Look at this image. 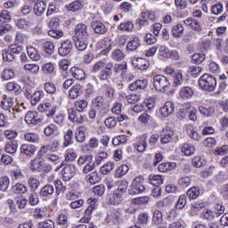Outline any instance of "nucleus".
I'll list each match as a JSON object with an SVG mask.
<instances>
[{"instance_id":"603ef678","label":"nucleus","mask_w":228,"mask_h":228,"mask_svg":"<svg viewBox=\"0 0 228 228\" xmlns=\"http://www.w3.org/2000/svg\"><path fill=\"white\" fill-rule=\"evenodd\" d=\"M132 202L136 206H145V204H149V196H142L133 199Z\"/></svg>"},{"instance_id":"f704fd0d","label":"nucleus","mask_w":228,"mask_h":228,"mask_svg":"<svg viewBox=\"0 0 228 228\" xmlns=\"http://www.w3.org/2000/svg\"><path fill=\"white\" fill-rule=\"evenodd\" d=\"M28 185L30 188V191H37L40 188V181L35 177H30L28 180Z\"/></svg>"},{"instance_id":"1a4fd4ad","label":"nucleus","mask_w":228,"mask_h":228,"mask_svg":"<svg viewBox=\"0 0 228 228\" xmlns=\"http://www.w3.org/2000/svg\"><path fill=\"white\" fill-rule=\"evenodd\" d=\"M61 172L63 180L70 181L76 175V166L74 164L66 165Z\"/></svg>"},{"instance_id":"338daca9","label":"nucleus","mask_w":228,"mask_h":228,"mask_svg":"<svg viewBox=\"0 0 228 228\" xmlns=\"http://www.w3.org/2000/svg\"><path fill=\"white\" fill-rule=\"evenodd\" d=\"M54 222L51 219L42 221L38 224V228H54Z\"/></svg>"},{"instance_id":"5701e85b","label":"nucleus","mask_w":228,"mask_h":228,"mask_svg":"<svg viewBox=\"0 0 228 228\" xmlns=\"http://www.w3.org/2000/svg\"><path fill=\"white\" fill-rule=\"evenodd\" d=\"M141 45L140 38L131 37L126 45V51H136Z\"/></svg>"},{"instance_id":"2f4dec72","label":"nucleus","mask_w":228,"mask_h":228,"mask_svg":"<svg viewBox=\"0 0 228 228\" xmlns=\"http://www.w3.org/2000/svg\"><path fill=\"white\" fill-rule=\"evenodd\" d=\"M13 77H15V70H13V69L7 68L2 72L3 81H10V79H13Z\"/></svg>"},{"instance_id":"f03ea898","label":"nucleus","mask_w":228,"mask_h":228,"mask_svg":"<svg viewBox=\"0 0 228 228\" xmlns=\"http://www.w3.org/2000/svg\"><path fill=\"white\" fill-rule=\"evenodd\" d=\"M199 85L200 88L205 92H215L216 77L209 73H205L200 77Z\"/></svg>"},{"instance_id":"7ed1b4c3","label":"nucleus","mask_w":228,"mask_h":228,"mask_svg":"<svg viewBox=\"0 0 228 228\" xmlns=\"http://www.w3.org/2000/svg\"><path fill=\"white\" fill-rule=\"evenodd\" d=\"M153 86L157 92H167L168 88H170V82H168V78L163 75H156L153 77Z\"/></svg>"},{"instance_id":"e2e57ef3","label":"nucleus","mask_w":228,"mask_h":228,"mask_svg":"<svg viewBox=\"0 0 228 228\" xmlns=\"http://www.w3.org/2000/svg\"><path fill=\"white\" fill-rule=\"evenodd\" d=\"M129 186V182L126 180L118 181L117 190L121 191V193H126L127 191V187Z\"/></svg>"},{"instance_id":"39448f33","label":"nucleus","mask_w":228,"mask_h":228,"mask_svg":"<svg viewBox=\"0 0 228 228\" xmlns=\"http://www.w3.org/2000/svg\"><path fill=\"white\" fill-rule=\"evenodd\" d=\"M72 49H74V44L70 39H67L61 44L58 53L62 57L69 56L72 53Z\"/></svg>"},{"instance_id":"c756f323","label":"nucleus","mask_w":228,"mask_h":228,"mask_svg":"<svg viewBox=\"0 0 228 228\" xmlns=\"http://www.w3.org/2000/svg\"><path fill=\"white\" fill-rule=\"evenodd\" d=\"M172 33L175 38H181L184 35V27H183V24L177 23L172 27Z\"/></svg>"},{"instance_id":"09e8293b","label":"nucleus","mask_w":228,"mask_h":228,"mask_svg":"<svg viewBox=\"0 0 228 228\" xmlns=\"http://www.w3.org/2000/svg\"><path fill=\"white\" fill-rule=\"evenodd\" d=\"M43 50L46 54H53L54 53V43L51 41L43 43Z\"/></svg>"},{"instance_id":"3c124183","label":"nucleus","mask_w":228,"mask_h":228,"mask_svg":"<svg viewBox=\"0 0 228 228\" xmlns=\"http://www.w3.org/2000/svg\"><path fill=\"white\" fill-rule=\"evenodd\" d=\"M17 147H19L17 142H9L5 145V152H8V154H15L17 152Z\"/></svg>"},{"instance_id":"de8ad7c7","label":"nucleus","mask_w":228,"mask_h":228,"mask_svg":"<svg viewBox=\"0 0 228 228\" xmlns=\"http://www.w3.org/2000/svg\"><path fill=\"white\" fill-rule=\"evenodd\" d=\"M182 152H183L185 156H191V154H195V147L189 143L183 144Z\"/></svg>"},{"instance_id":"7c9ffc66","label":"nucleus","mask_w":228,"mask_h":228,"mask_svg":"<svg viewBox=\"0 0 228 228\" xmlns=\"http://www.w3.org/2000/svg\"><path fill=\"white\" fill-rule=\"evenodd\" d=\"M65 161H76L77 159V152H76V149L69 148L64 153Z\"/></svg>"},{"instance_id":"c03bdc74","label":"nucleus","mask_w":228,"mask_h":228,"mask_svg":"<svg viewBox=\"0 0 228 228\" xmlns=\"http://www.w3.org/2000/svg\"><path fill=\"white\" fill-rule=\"evenodd\" d=\"M185 129H186L187 134H189L190 138H191L192 140H199V138H200L199 133H197V131H195V128L193 127V126L187 125L185 126Z\"/></svg>"},{"instance_id":"0e129e2a","label":"nucleus","mask_w":228,"mask_h":228,"mask_svg":"<svg viewBox=\"0 0 228 228\" xmlns=\"http://www.w3.org/2000/svg\"><path fill=\"white\" fill-rule=\"evenodd\" d=\"M94 159V155H82L77 159V165L80 167L85 165V163H88Z\"/></svg>"},{"instance_id":"13d9d810","label":"nucleus","mask_w":228,"mask_h":228,"mask_svg":"<svg viewBox=\"0 0 228 228\" xmlns=\"http://www.w3.org/2000/svg\"><path fill=\"white\" fill-rule=\"evenodd\" d=\"M189 72L192 77H199L202 72V67L200 66H191L189 68Z\"/></svg>"},{"instance_id":"473e14b6","label":"nucleus","mask_w":228,"mask_h":228,"mask_svg":"<svg viewBox=\"0 0 228 228\" xmlns=\"http://www.w3.org/2000/svg\"><path fill=\"white\" fill-rule=\"evenodd\" d=\"M198 110L204 117H213L215 115V108L213 107L200 106Z\"/></svg>"},{"instance_id":"9b49d317","label":"nucleus","mask_w":228,"mask_h":228,"mask_svg":"<svg viewBox=\"0 0 228 228\" xmlns=\"http://www.w3.org/2000/svg\"><path fill=\"white\" fill-rule=\"evenodd\" d=\"M91 28L96 35H106L108 33V28L101 20H93L91 22Z\"/></svg>"},{"instance_id":"9d476101","label":"nucleus","mask_w":228,"mask_h":228,"mask_svg":"<svg viewBox=\"0 0 228 228\" xmlns=\"http://www.w3.org/2000/svg\"><path fill=\"white\" fill-rule=\"evenodd\" d=\"M38 110L41 113H46L47 117H54L56 113V106L53 105L50 102L42 103L38 106Z\"/></svg>"},{"instance_id":"ddd939ff","label":"nucleus","mask_w":228,"mask_h":228,"mask_svg":"<svg viewBox=\"0 0 228 228\" xmlns=\"http://www.w3.org/2000/svg\"><path fill=\"white\" fill-rule=\"evenodd\" d=\"M47 4L42 0H37L34 4V13L37 17H42L45 13Z\"/></svg>"},{"instance_id":"393cba45","label":"nucleus","mask_w":228,"mask_h":228,"mask_svg":"<svg viewBox=\"0 0 228 228\" xmlns=\"http://www.w3.org/2000/svg\"><path fill=\"white\" fill-rule=\"evenodd\" d=\"M86 131V127L83 126L77 128V131L75 133V138L79 143H83V142L86 140V134H85Z\"/></svg>"},{"instance_id":"20e7f679","label":"nucleus","mask_w":228,"mask_h":228,"mask_svg":"<svg viewBox=\"0 0 228 228\" xmlns=\"http://www.w3.org/2000/svg\"><path fill=\"white\" fill-rule=\"evenodd\" d=\"M143 176L142 175H139V176H136L129 189H128V193L129 195H138V193H143V191L145 190V185H143Z\"/></svg>"},{"instance_id":"5fc2aeb1","label":"nucleus","mask_w":228,"mask_h":228,"mask_svg":"<svg viewBox=\"0 0 228 228\" xmlns=\"http://www.w3.org/2000/svg\"><path fill=\"white\" fill-rule=\"evenodd\" d=\"M75 108L77 111H79V112L85 111V110L88 108V102H86V100H80L78 102H76Z\"/></svg>"},{"instance_id":"c9c22d12","label":"nucleus","mask_w":228,"mask_h":228,"mask_svg":"<svg viewBox=\"0 0 228 228\" xmlns=\"http://www.w3.org/2000/svg\"><path fill=\"white\" fill-rule=\"evenodd\" d=\"M118 29H119V31L131 32L134 29V25L131 21H124L118 25Z\"/></svg>"},{"instance_id":"bb28decb","label":"nucleus","mask_w":228,"mask_h":228,"mask_svg":"<svg viewBox=\"0 0 228 228\" xmlns=\"http://www.w3.org/2000/svg\"><path fill=\"white\" fill-rule=\"evenodd\" d=\"M179 95L181 99L188 101V99H191V97H193V89L190 86H184L181 89Z\"/></svg>"},{"instance_id":"79ce46f5","label":"nucleus","mask_w":228,"mask_h":228,"mask_svg":"<svg viewBox=\"0 0 228 228\" xmlns=\"http://www.w3.org/2000/svg\"><path fill=\"white\" fill-rule=\"evenodd\" d=\"M200 195V189L199 187H191L187 191V197L192 200Z\"/></svg>"},{"instance_id":"cd10ccee","label":"nucleus","mask_w":228,"mask_h":228,"mask_svg":"<svg viewBox=\"0 0 228 228\" xmlns=\"http://www.w3.org/2000/svg\"><path fill=\"white\" fill-rule=\"evenodd\" d=\"M93 108L94 110H104L106 103L104 102V98L102 96H96L92 100Z\"/></svg>"},{"instance_id":"8fccbe9b","label":"nucleus","mask_w":228,"mask_h":228,"mask_svg":"<svg viewBox=\"0 0 228 228\" xmlns=\"http://www.w3.org/2000/svg\"><path fill=\"white\" fill-rule=\"evenodd\" d=\"M79 92H81V85H75L69 90L70 99H77L79 97Z\"/></svg>"},{"instance_id":"58836bf2","label":"nucleus","mask_w":228,"mask_h":228,"mask_svg":"<svg viewBox=\"0 0 228 228\" xmlns=\"http://www.w3.org/2000/svg\"><path fill=\"white\" fill-rule=\"evenodd\" d=\"M149 181L153 186L158 187L159 184H163V177L159 175H151L149 176Z\"/></svg>"},{"instance_id":"6ab92c4d","label":"nucleus","mask_w":228,"mask_h":228,"mask_svg":"<svg viewBox=\"0 0 228 228\" xmlns=\"http://www.w3.org/2000/svg\"><path fill=\"white\" fill-rule=\"evenodd\" d=\"M88 37H75V47L77 51H85L88 47Z\"/></svg>"},{"instance_id":"a19ab883","label":"nucleus","mask_w":228,"mask_h":228,"mask_svg":"<svg viewBox=\"0 0 228 228\" xmlns=\"http://www.w3.org/2000/svg\"><path fill=\"white\" fill-rule=\"evenodd\" d=\"M2 56L4 61H13L15 60V55L11 52L10 47L2 51Z\"/></svg>"},{"instance_id":"b1692460","label":"nucleus","mask_w":228,"mask_h":228,"mask_svg":"<svg viewBox=\"0 0 228 228\" xmlns=\"http://www.w3.org/2000/svg\"><path fill=\"white\" fill-rule=\"evenodd\" d=\"M20 152L25 154V156H33L37 152V147L32 144H22L20 146Z\"/></svg>"},{"instance_id":"e433bc0d","label":"nucleus","mask_w":228,"mask_h":228,"mask_svg":"<svg viewBox=\"0 0 228 228\" xmlns=\"http://www.w3.org/2000/svg\"><path fill=\"white\" fill-rule=\"evenodd\" d=\"M115 168V163L109 161L100 168L103 175H108Z\"/></svg>"},{"instance_id":"6e6d98bb","label":"nucleus","mask_w":228,"mask_h":228,"mask_svg":"<svg viewBox=\"0 0 228 228\" xmlns=\"http://www.w3.org/2000/svg\"><path fill=\"white\" fill-rule=\"evenodd\" d=\"M202 218L205 220H208V222H211L215 220V212H213L209 208H205L202 213Z\"/></svg>"},{"instance_id":"aec40b11","label":"nucleus","mask_w":228,"mask_h":228,"mask_svg":"<svg viewBox=\"0 0 228 228\" xmlns=\"http://www.w3.org/2000/svg\"><path fill=\"white\" fill-rule=\"evenodd\" d=\"M124 193L125 192L118 191V189H116L112 196L110 198V204H112V206H118V204L122 202V197L124 196Z\"/></svg>"},{"instance_id":"72a5a7b5","label":"nucleus","mask_w":228,"mask_h":228,"mask_svg":"<svg viewBox=\"0 0 228 228\" xmlns=\"http://www.w3.org/2000/svg\"><path fill=\"white\" fill-rule=\"evenodd\" d=\"M128 172L129 167L127 165H121L116 169L115 177L120 179V177H124Z\"/></svg>"},{"instance_id":"680f3d73","label":"nucleus","mask_w":228,"mask_h":228,"mask_svg":"<svg viewBox=\"0 0 228 228\" xmlns=\"http://www.w3.org/2000/svg\"><path fill=\"white\" fill-rule=\"evenodd\" d=\"M44 97V94L40 91H36L32 94L31 104L35 106Z\"/></svg>"},{"instance_id":"a878e982","label":"nucleus","mask_w":228,"mask_h":228,"mask_svg":"<svg viewBox=\"0 0 228 228\" xmlns=\"http://www.w3.org/2000/svg\"><path fill=\"white\" fill-rule=\"evenodd\" d=\"M12 193H16L18 195H24V193L28 192V187L23 183H16L11 188Z\"/></svg>"},{"instance_id":"69168bd1","label":"nucleus","mask_w":228,"mask_h":228,"mask_svg":"<svg viewBox=\"0 0 228 228\" xmlns=\"http://www.w3.org/2000/svg\"><path fill=\"white\" fill-rule=\"evenodd\" d=\"M105 190L106 188L103 184L96 185L92 189L93 193H94V195H97L98 197L104 195Z\"/></svg>"},{"instance_id":"a211bd4d","label":"nucleus","mask_w":228,"mask_h":228,"mask_svg":"<svg viewBox=\"0 0 228 228\" xmlns=\"http://www.w3.org/2000/svg\"><path fill=\"white\" fill-rule=\"evenodd\" d=\"M132 63L134 67H136V69H139V70H147V68L150 65L147 59L140 57L134 59Z\"/></svg>"},{"instance_id":"4c0bfd02","label":"nucleus","mask_w":228,"mask_h":228,"mask_svg":"<svg viewBox=\"0 0 228 228\" xmlns=\"http://www.w3.org/2000/svg\"><path fill=\"white\" fill-rule=\"evenodd\" d=\"M26 142L30 143H38L40 142V136L35 133H27L24 134Z\"/></svg>"},{"instance_id":"774afa93","label":"nucleus","mask_w":228,"mask_h":228,"mask_svg":"<svg viewBox=\"0 0 228 228\" xmlns=\"http://www.w3.org/2000/svg\"><path fill=\"white\" fill-rule=\"evenodd\" d=\"M184 206H186V196L182 195L179 197L175 208L176 209H183Z\"/></svg>"},{"instance_id":"49530a36","label":"nucleus","mask_w":228,"mask_h":228,"mask_svg":"<svg viewBox=\"0 0 228 228\" xmlns=\"http://www.w3.org/2000/svg\"><path fill=\"white\" fill-rule=\"evenodd\" d=\"M111 58L115 61H122V60H124V58H126V54L122 53V50L116 49L112 52Z\"/></svg>"},{"instance_id":"052dcab7","label":"nucleus","mask_w":228,"mask_h":228,"mask_svg":"<svg viewBox=\"0 0 228 228\" xmlns=\"http://www.w3.org/2000/svg\"><path fill=\"white\" fill-rule=\"evenodd\" d=\"M47 216V213H45V210L44 208H37L34 211V217L37 220H42V218H45Z\"/></svg>"},{"instance_id":"2eb2a0df","label":"nucleus","mask_w":228,"mask_h":228,"mask_svg":"<svg viewBox=\"0 0 228 228\" xmlns=\"http://www.w3.org/2000/svg\"><path fill=\"white\" fill-rule=\"evenodd\" d=\"M53 193L54 187L51 184H46L41 188L39 191V196L42 197V199L47 200V199H51V197H53Z\"/></svg>"},{"instance_id":"ea45409f","label":"nucleus","mask_w":228,"mask_h":228,"mask_svg":"<svg viewBox=\"0 0 228 228\" xmlns=\"http://www.w3.org/2000/svg\"><path fill=\"white\" fill-rule=\"evenodd\" d=\"M30 170L33 172L42 170V160L40 158L37 157L30 161Z\"/></svg>"},{"instance_id":"dca6fc26","label":"nucleus","mask_w":228,"mask_h":228,"mask_svg":"<svg viewBox=\"0 0 228 228\" xmlns=\"http://www.w3.org/2000/svg\"><path fill=\"white\" fill-rule=\"evenodd\" d=\"M183 24H185V26H190V28L194 31L202 30V24L200 23V21L194 18H187L183 20Z\"/></svg>"},{"instance_id":"423d86ee","label":"nucleus","mask_w":228,"mask_h":228,"mask_svg":"<svg viewBox=\"0 0 228 228\" xmlns=\"http://www.w3.org/2000/svg\"><path fill=\"white\" fill-rule=\"evenodd\" d=\"M75 38H90L88 27L85 23L77 24L75 27Z\"/></svg>"},{"instance_id":"4be33fe9","label":"nucleus","mask_w":228,"mask_h":228,"mask_svg":"<svg viewBox=\"0 0 228 228\" xmlns=\"http://www.w3.org/2000/svg\"><path fill=\"white\" fill-rule=\"evenodd\" d=\"M70 72H71V76L75 77V79H77L78 81H83V79L86 77V75L85 74V70L77 67L71 68Z\"/></svg>"},{"instance_id":"c85d7f7f","label":"nucleus","mask_w":228,"mask_h":228,"mask_svg":"<svg viewBox=\"0 0 228 228\" xmlns=\"http://www.w3.org/2000/svg\"><path fill=\"white\" fill-rule=\"evenodd\" d=\"M176 167L177 164H175V162H166L159 164L158 168L159 172H171V170H174Z\"/></svg>"},{"instance_id":"37998d69","label":"nucleus","mask_w":228,"mask_h":228,"mask_svg":"<svg viewBox=\"0 0 228 228\" xmlns=\"http://www.w3.org/2000/svg\"><path fill=\"white\" fill-rule=\"evenodd\" d=\"M99 181H101V177H99V173L96 171L86 176V183H89V184H96V183H99Z\"/></svg>"},{"instance_id":"412c9836","label":"nucleus","mask_w":228,"mask_h":228,"mask_svg":"<svg viewBox=\"0 0 228 228\" xmlns=\"http://www.w3.org/2000/svg\"><path fill=\"white\" fill-rule=\"evenodd\" d=\"M27 54L33 61H38L42 58L40 52H38V50L34 46L27 47Z\"/></svg>"},{"instance_id":"f3484780","label":"nucleus","mask_w":228,"mask_h":228,"mask_svg":"<svg viewBox=\"0 0 228 228\" xmlns=\"http://www.w3.org/2000/svg\"><path fill=\"white\" fill-rule=\"evenodd\" d=\"M174 110H175L174 103L172 102H167L160 109V114L164 118L170 117L174 113Z\"/></svg>"},{"instance_id":"864d4df0","label":"nucleus","mask_w":228,"mask_h":228,"mask_svg":"<svg viewBox=\"0 0 228 228\" xmlns=\"http://www.w3.org/2000/svg\"><path fill=\"white\" fill-rule=\"evenodd\" d=\"M28 203L30 206H37L40 202V199L38 198V194L37 192L32 191L31 193L28 194Z\"/></svg>"},{"instance_id":"f257e3e1","label":"nucleus","mask_w":228,"mask_h":228,"mask_svg":"<svg viewBox=\"0 0 228 228\" xmlns=\"http://www.w3.org/2000/svg\"><path fill=\"white\" fill-rule=\"evenodd\" d=\"M105 67V68H104ZM100 70H102L100 72ZM113 63H105L102 61H97L93 67V72H100L99 78L102 81H106L110 78V76L113 74Z\"/></svg>"},{"instance_id":"6e6552de","label":"nucleus","mask_w":228,"mask_h":228,"mask_svg":"<svg viewBox=\"0 0 228 228\" xmlns=\"http://www.w3.org/2000/svg\"><path fill=\"white\" fill-rule=\"evenodd\" d=\"M0 107L2 110L8 111L9 113H15V109H13V98L4 96L0 102Z\"/></svg>"},{"instance_id":"a18cd8bd","label":"nucleus","mask_w":228,"mask_h":228,"mask_svg":"<svg viewBox=\"0 0 228 228\" xmlns=\"http://www.w3.org/2000/svg\"><path fill=\"white\" fill-rule=\"evenodd\" d=\"M206 60V54L204 53H193L191 55V61L196 65H200Z\"/></svg>"},{"instance_id":"bf43d9fd","label":"nucleus","mask_w":228,"mask_h":228,"mask_svg":"<svg viewBox=\"0 0 228 228\" xmlns=\"http://www.w3.org/2000/svg\"><path fill=\"white\" fill-rule=\"evenodd\" d=\"M72 136H74L72 130H68L64 135L63 147H69V145H72Z\"/></svg>"},{"instance_id":"f8f14e48","label":"nucleus","mask_w":228,"mask_h":228,"mask_svg":"<svg viewBox=\"0 0 228 228\" xmlns=\"http://www.w3.org/2000/svg\"><path fill=\"white\" fill-rule=\"evenodd\" d=\"M25 122L37 126V124L42 122V118L38 116V112L37 111H28L25 116Z\"/></svg>"},{"instance_id":"4468645a","label":"nucleus","mask_w":228,"mask_h":228,"mask_svg":"<svg viewBox=\"0 0 228 228\" xmlns=\"http://www.w3.org/2000/svg\"><path fill=\"white\" fill-rule=\"evenodd\" d=\"M134 149H135L137 152H145L147 149V134H142L138 138L137 142L134 144Z\"/></svg>"},{"instance_id":"0eeeda50","label":"nucleus","mask_w":228,"mask_h":228,"mask_svg":"<svg viewBox=\"0 0 228 228\" xmlns=\"http://www.w3.org/2000/svg\"><path fill=\"white\" fill-rule=\"evenodd\" d=\"M149 85V80L147 79H138L134 83L128 86L129 90L131 92H142V90H145Z\"/></svg>"},{"instance_id":"4d7b16f0","label":"nucleus","mask_w":228,"mask_h":228,"mask_svg":"<svg viewBox=\"0 0 228 228\" xmlns=\"http://www.w3.org/2000/svg\"><path fill=\"white\" fill-rule=\"evenodd\" d=\"M10 186V178L3 176L0 178V190L1 191H6Z\"/></svg>"}]
</instances>
